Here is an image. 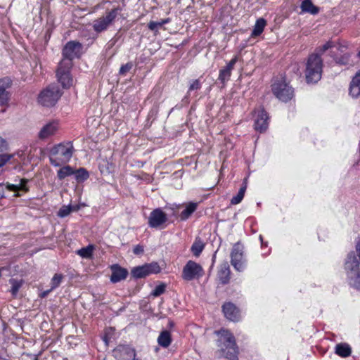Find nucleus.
I'll return each instance as SVG.
<instances>
[{
    "label": "nucleus",
    "mask_w": 360,
    "mask_h": 360,
    "mask_svg": "<svg viewBox=\"0 0 360 360\" xmlns=\"http://www.w3.org/2000/svg\"><path fill=\"white\" fill-rule=\"evenodd\" d=\"M216 333L219 336L217 346L221 354L228 360H238V350L233 334L224 329Z\"/></svg>",
    "instance_id": "nucleus-1"
},
{
    "label": "nucleus",
    "mask_w": 360,
    "mask_h": 360,
    "mask_svg": "<svg viewBox=\"0 0 360 360\" xmlns=\"http://www.w3.org/2000/svg\"><path fill=\"white\" fill-rule=\"evenodd\" d=\"M74 148L71 142L60 143L54 146L49 153V160L54 167H60L71 159Z\"/></svg>",
    "instance_id": "nucleus-2"
},
{
    "label": "nucleus",
    "mask_w": 360,
    "mask_h": 360,
    "mask_svg": "<svg viewBox=\"0 0 360 360\" xmlns=\"http://www.w3.org/2000/svg\"><path fill=\"white\" fill-rule=\"evenodd\" d=\"M323 60L316 53L311 54L307 61L305 77L308 83H316L321 78Z\"/></svg>",
    "instance_id": "nucleus-3"
},
{
    "label": "nucleus",
    "mask_w": 360,
    "mask_h": 360,
    "mask_svg": "<svg viewBox=\"0 0 360 360\" xmlns=\"http://www.w3.org/2000/svg\"><path fill=\"white\" fill-rule=\"evenodd\" d=\"M345 269L349 285L360 290V264L354 253L348 255Z\"/></svg>",
    "instance_id": "nucleus-4"
},
{
    "label": "nucleus",
    "mask_w": 360,
    "mask_h": 360,
    "mask_svg": "<svg viewBox=\"0 0 360 360\" xmlns=\"http://www.w3.org/2000/svg\"><path fill=\"white\" fill-rule=\"evenodd\" d=\"M61 96V93L56 85H50L41 91L38 96L40 104L46 107L53 106Z\"/></svg>",
    "instance_id": "nucleus-5"
},
{
    "label": "nucleus",
    "mask_w": 360,
    "mask_h": 360,
    "mask_svg": "<svg viewBox=\"0 0 360 360\" xmlns=\"http://www.w3.org/2000/svg\"><path fill=\"white\" fill-rule=\"evenodd\" d=\"M272 91L276 98L283 102L288 101L294 96L293 89L283 79L272 84Z\"/></svg>",
    "instance_id": "nucleus-6"
},
{
    "label": "nucleus",
    "mask_w": 360,
    "mask_h": 360,
    "mask_svg": "<svg viewBox=\"0 0 360 360\" xmlns=\"http://www.w3.org/2000/svg\"><path fill=\"white\" fill-rule=\"evenodd\" d=\"M72 67V62L69 60H62L59 64L56 75L58 81L63 88H70L73 84V79L70 75V69Z\"/></svg>",
    "instance_id": "nucleus-7"
},
{
    "label": "nucleus",
    "mask_w": 360,
    "mask_h": 360,
    "mask_svg": "<svg viewBox=\"0 0 360 360\" xmlns=\"http://www.w3.org/2000/svg\"><path fill=\"white\" fill-rule=\"evenodd\" d=\"M203 274V269L200 264L189 260L183 268L181 276L184 280L189 281L202 277Z\"/></svg>",
    "instance_id": "nucleus-8"
},
{
    "label": "nucleus",
    "mask_w": 360,
    "mask_h": 360,
    "mask_svg": "<svg viewBox=\"0 0 360 360\" xmlns=\"http://www.w3.org/2000/svg\"><path fill=\"white\" fill-rule=\"evenodd\" d=\"M118 8H114L107 13L105 16H102L94 21L93 27L97 32H101L111 25L118 15Z\"/></svg>",
    "instance_id": "nucleus-9"
},
{
    "label": "nucleus",
    "mask_w": 360,
    "mask_h": 360,
    "mask_svg": "<svg viewBox=\"0 0 360 360\" xmlns=\"http://www.w3.org/2000/svg\"><path fill=\"white\" fill-rule=\"evenodd\" d=\"M231 265L238 271H243L245 268L243 261V247L237 243L233 246L231 252Z\"/></svg>",
    "instance_id": "nucleus-10"
},
{
    "label": "nucleus",
    "mask_w": 360,
    "mask_h": 360,
    "mask_svg": "<svg viewBox=\"0 0 360 360\" xmlns=\"http://www.w3.org/2000/svg\"><path fill=\"white\" fill-rule=\"evenodd\" d=\"M60 128L58 120H51L44 124L38 132L37 137L39 140L46 141L55 136Z\"/></svg>",
    "instance_id": "nucleus-11"
},
{
    "label": "nucleus",
    "mask_w": 360,
    "mask_h": 360,
    "mask_svg": "<svg viewBox=\"0 0 360 360\" xmlns=\"http://www.w3.org/2000/svg\"><path fill=\"white\" fill-rule=\"evenodd\" d=\"M160 270L157 262H152L134 268L131 274L135 278H143L152 274H158Z\"/></svg>",
    "instance_id": "nucleus-12"
},
{
    "label": "nucleus",
    "mask_w": 360,
    "mask_h": 360,
    "mask_svg": "<svg viewBox=\"0 0 360 360\" xmlns=\"http://www.w3.org/2000/svg\"><path fill=\"white\" fill-rule=\"evenodd\" d=\"M167 221V215L160 208L153 210L148 217V225L151 228H162Z\"/></svg>",
    "instance_id": "nucleus-13"
},
{
    "label": "nucleus",
    "mask_w": 360,
    "mask_h": 360,
    "mask_svg": "<svg viewBox=\"0 0 360 360\" xmlns=\"http://www.w3.org/2000/svg\"><path fill=\"white\" fill-rule=\"evenodd\" d=\"M82 51V44L79 42L71 41L67 43L65 46L63 55L64 58L63 60H72L75 58L79 57Z\"/></svg>",
    "instance_id": "nucleus-14"
},
{
    "label": "nucleus",
    "mask_w": 360,
    "mask_h": 360,
    "mask_svg": "<svg viewBox=\"0 0 360 360\" xmlns=\"http://www.w3.org/2000/svg\"><path fill=\"white\" fill-rule=\"evenodd\" d=\"M114 357L117 360H134L135 350L127 345H119L113 351Z\"/></svg>",
    "instance_id": "nucleus-15"
},
{
    "label": "nucleus",
    "mask_w": 360,
    "mask_h": 360,
    "mask_svg": "<svg viewBox=\"0 0 360 360\" xmlns=\"http://www.w3.org/2000/svg\"><path fill=\"white\" fill-rule=\"evenodd\" d=\"M268 115L263 108H259L256 111V117L255 122V128L257 131L260 132L264 131L269 125Z\"/></svg>",
    "instance_id": "nucleus-16"
},
{
    "label": "nucleus",
    "mask_w": 360,
    "mask_h": 360,
    "mask_svg": "<svg viewBox=\"0 0 360 360\" xmlns=\"http://www.w3.org/2000/svg\"><path fill=\"white\" fill-rule=\"evenodd\" d=\"M112 274L110 281L112 283H118L124 280L128 276V271L118 264H113L110 266Z\"/></svg>",
    "instance_id": "nucleus-17"
},
{
    "label": "nucleus",
    "mask_w": 360,
    "mask_h": 360,
    "mask_svg": "<svg viewBox=\"0 0 360 360\" xmlns=\"http://www.w3.org/2000/svg\"><path fill=\"white\" fill-rule=\"evenodd\" d=\"M11 82L8 79H0V105H6L10 99V93L8 89Z\"/></svg>",
    "instance_id": "nucleus-18"
},
{
    "label": "nucleus",
    "mask_w": 360,
    "mask_h": 360,
    "mask_svg": "<svg viewBox=\"0 0 360 360\" xmlns=\"http://www.w3.org/2000/svg\"><path fill=\"white\" fill-rule=\"evenodd\" d=\"M238 61V56H236L234 58H233L229 63L227 64V65L221 69L219 72V79L224 83L226 81H228L230 79V77L231 75V72L234 68L235 64Z\"/></svg>",
    "instance_id": "nucleus-19"
},
{
    "label": "nucleus",
    "mask_w": 360,
    "mask_h": 360,
    "mask_svg": "<svg viewBox=\"0 0 360 360\" xmlns=\"http://www.w3.org/2000/svg\"><path fill=\"white\" fill-rule=\"evenodd\" d=\"M223 312L224 316L233 321H238L240 314L238 309L232 303H226L223 305Z\"/></svg>",
    "instance_id": "nucleus-20"
},
{
    "label": "nucleus",
    "mask_w": 360,
    "mask_h": 360,
    "mask_svg": "<svg viewBox=\"0 0 360 360\" xmlns=\"http://www.w3.org/2000/svg\"><path fill=\"white\" fill-rule=\"evenodd\" d=\"M349 95L353 98L360 96V70L356 73L350 82Z\"/></svg>",
    "instance_id": "nucleus-21"
},
{
    "label": "nucleus",
    "mask_w": 360,
    "mask_h": 360,
    "mask_svg": "<svg viewBox=\"0 0 360 360\" xmlns=\"http://www.w3.org/2000/svg\"><path fill=\"white\" fill-rule=\"evenodd\" d=\"M300 8L302 13H308L311 15H316L319 11V8L314 5L311 0L302 1L300 5Z\"/></svg>",
    "instance_id": "nucleus-22"
},
{
    "label": "nucleus",
    "mask_w": 360,
    "mask_h": 360,
    "mask_svg": "<svg viewBox=\"0 0 360 360\" xmlns=\"http://www.w3.org/2000/svg\"><path fill=\"white\" fill-rule=\"evenodd\" d=\"M218 278L223 284L229 282L230 278V270L227 264H224L221 266V268L218 272Z\"/></svg>",
    "instance_id": "nucleus-23"
},
{
    "label": "nucleus",
    "mask_w": 360,
    "mask_h": 360,
    "mask_svg": "<svg viewBox=\"0 0 360 360\" xmlns=\"http://www.w3.org/2000/svg\"><path fill=\"white\" fill-rule=\"evenodd\" d=\"M198 204L195 202H188L186 205L185 209L181 212L180 218L181 220H186L196 210Z\"/></svg>",
    "instance_id": "nucleus-24"
},
{
    "label": "nucleus",
    "mask_w": 360,
    "mask_h": 360,
    "mask_svg": "<svg viewBox=\"0 0 360 360\" xmlns=\"http://www.w3.org/2000/svg\"><path fill=\"white\" fill-rule=\"evenodd\" d=\"M158 342L162 347H168L172 342L170 333L167 330L162 331L158 338Z\"/></svg>",
    "instance_id": "nucleus-25"
},
{
    "label": "nucleus",
    "mask_w": 360,
    "mask_h": 360,
    "mask_svg": "<svg viewBox=\"0 0 360 360\" xmlns=\"http://www.w3.org/2000/svg\"><path fill=\"white\" fill-rule=\"evenodd\" d=\"M352 352L351 347L346 343L338 344L335 347V353L341 357H347Z\"/></svg>",
    "instance_id": "nucleus-26"
},
{
    "label": "nucleus",
    "mask_w": 360,
    "mask_h": 360,
    "mask_svg": "<svg viewBox=\"0 0 360 360\" xmlns=\"http://www.w3.org/2000/svg\"><path fill=\"white\" fill-rule=\"evenodd\" d=\"M266 25V22L264 18H259L254 26L251 36L253 37H257L262 33Z\"/></svg>",
    "instance_id": "nucleus-27"
},
{
    "label": "nucleus",
    "mask_w": 360,
    "mask_h": 360,
    "mask_svg": "<svg viewBox=\"0 0 360 360\" xmlns=\"http://www.w3.org/2000/svg\"><path fill=\"white\" fill-rule=\"evenodd\" d=\"M95 247L93 245H89L77 251V254L84 259H91Z\"/></svg>",
    "instance_id": "nucleus-28"
},
{
    "label": "nucleus",
    "mask_w": 360,
    "mask_h": 360,
    "mask_svg": "<svg viewBox=\"0 0 360 360\" xmlns=\"http://www.w3.org/2000/svg\"><path fill=\"white\" fill-rule=\"evenodd\" d=\"M246 188H247V179H245L244 180L243 184L242 187L240 188L238 194L236 196L233 197L232 199L231 200V203L232 205H237L242 201V200L244 198Z\"/></svg>",
    "instance_id": "nucleus-29"
},
{
    "label": "nucleus",
    "mask_w": 360,
    "mask_h": 360,
    "mask_svg": "<svg viewBox=\"0 0 360 360\" xmlns=\"http://www.w3.org/2000/svg\"><path fill=\"white\" fill-rule=\"evenodd\" d=\"M204 247L203 242L198 238L191 246V251L195 256L198 257L203 250Z\"/></svg>",
    "instance_id": "nucleus-30"
},
{
    "label": "nucleus",
    "mask_w": 360,
    "mask_h": 360,
    "mask_svg": "<svg viewBox=\"0 0 360 360\" xmlns=\"http://www.w3.org/2000/svg\"><path fill=\"white\" fill-rule=\"evenodd\" d=\"M73 174H75V179L78 182L84 181L89 176V172L84 168H79L76 171L74 170Z\"/></svg>",
    "instance_id": "nucleus-31"
},
{
    "label": "nucleus",
    "mask_w": 360,
    "mask_h": 360,
    "mask_svg": "<svg viewBox=\"0 0 360 360\" xmlns=\"http://www.w3.org/2000/svg\"><path fill=\"white\" fill-rule=\"evenodd\" d=\"M74 174V169L70 166H65L61 167L57 173L59 179H63L65 177Z\"/></svg>",
    "instance_id": "nucleus-32"
},
{
    "label": "nucleus",
    "mask_w": 360,
    "mask_h": 360,
    "mask_svg": "<svg viewBox=\"0 0 360 360\" xmlns=\"http://www.w3.org/2000/svg\"><path fill=\"white\" fill-rule=\"evenodd\" d=\"M9 283L11 285V292L13 296H15L19 289L22 287L23 281L22 280L11 278Z\"/></svg>",
    "instance_id": "nucleus-33"
},
{
    "label": "nucleus",
    "mask_w": 360,
    "mask_h": 360,
    "mask_svg": "<svg viewBox=\"0 0 360 360\" xmlns=\"http://www.w3.org/2000/svg\"><path fill=\"white\" fill-rule=\"evenodd\" d=\"M333 46H334L333 41H328L326 42L324 44H323L322 46H320L318 48H316L315 53H316L318 56H321V54L324 53L326 51H328V49H331Z\"/></svg>",
    "instance_id": "nucleus-34"
},
{
    "label": "nucleus",
    "mask_w": 360,
    "mask_h": 360,
    "mask_svg": "<svg viewBox=\"0 0 360 360\" xmlns=\"http://www.w3.org/2000/svg\"><path fill=\"white\" fill-rule=\"evenodd\" d=\"M168 22H169V19L162 20L159 22L150 21L148 23V28L152 31H156L160 27H161L163 25L167 23Z\"/></svg>",
    "instance_id": "nucleus-35"
},
{
    "label": "nucleus",
    "mask_w": 360,
    "mask_h": 360,
    "mask_svg": "<svg viewBox=\"0 0 360 360\" xmlns=\"http://www.w3.org/2000/svg\"><path fill=\"white\" fill-rule=\"evenodd\" d=\"M63 279V275L56 274L51 281V288L53 290L59 286Z\"/></svg>",
    "instance_id": "nucleus-36"
},
{
    "label": "nucleus",
    "mask_w": 360,
    "mask_h": 360,
    "mask_svg": "<svg viewBox=\"0 0 360 360\" xmlns=\"http://www.w3.org/2000/svg\"><path fill=\"white\" fill-rule=\"evenodd\" d=\"M72 212V206L71 205H67V206H63L60 207L58 212V216L63 218L69 215Z\"/></svg>",
    "instance_id": "nucleus-37"
},
{
    "label": "nucleus",
    "mask_w": 360,
    "mask_h": 360,
    "mask_svg": "<svg viewBox=\"0 0 360 360\" xmlns=\"http://www.w3.org/2000/svg\"><path fill=\"white\" fill-rule=\"evenodd\" d=\"M165 289H166L165 284H163V283L160 284L155 288V289L151 292V295H153L154 297H158L165 292Z\"/></svg>",
    "instance_id": "nucleus-38"
},
{
    "label": "nucleus",
    "mask_w": 360,
    "mask_h": 360,
    "mask_svg": "<svg viewBox=\"0 0 360 360\" xmlns=\"http://www.w3.org/2000/svg\"><path fill=\"white\" fill-rule=\"evenodd\" d=\"M13 155L11 154H0V167H3L12 158Z\"/></svg>",
    "instance_id": "nucleus-39"
},
{
    "label": "nucleus",
    "mask_w": 360,
    "mask_h": 360,
    "mask_svg": "<svg viewBox=\"0 0 360 360\" xmlns=\"http://www.w3.org/2000/svg\"><path fill=\"white\" fill-rule=\"evenodd\" d=\"M200 87H201V83L200 82V79H194L191 82L188 91H194V90H198V89H200Z\"/></svg>",
    "instance_id": "nucleus-40"
},
{
    "label": "nucleus",
    "mask_w": 360,
    "mask_h": 360,
    "mask_svg": "<svg viewBox=\"0 0 360 360\" xmlns=\"http://www.w3.org/2000/svg\"><path fill=\"white\" fill-rule=\"evenodd\" d=\"M6 188L8 191H17L18 190H22L24 188V185L20 184V185H15V184H7L6 185Z\"/></svg>",
    "instance_id": "nucleus-41"
},
{
    "label": "nucleus",
    "mask_w": 360,
    "mask_h": 360,
    "mask_svg": "<svg viewBox=\"0 0 360 360\" xmlns=\"http://www.w3.org/2000/svg\"><path fill=\"white\" fill-rule=\"evenodd\" d=\"M131 68L132 65L131 63H127L120 68V73L124 75L126 72H129Z\"/></svg>",
    "instance_id": "nucleus-42"
},
{
    "label": "nucleus",
    "mask_w": 360,
    "mask_h": 360,
    "mask_svg": "<svg viewBox=\"0 0 360 360\" xmlns=\"http://www.w3.org/2000/svg\"><path fill=\"white\" fill-rule=\"evenodd\" d=\"M133 251L135 255H139L143 252V248L141 245H138L134 247Z\"/></svg>",
    "instance_id": "nucleus-43"
},
{
    "label": "nucleus",
    "mask_w": 360,
    "mask_h": 360,
    "mask_svg": "<svg viewBox=\"0 0 360 360\" xmlns=\"http://www.w3.org/2000/svg\"><path fill=\"white\" fill-rule=\"evenodd\" d=\"M7 147L6 141L0 136V150L6 149Z\"/></svg>",
    "instance_id": "nucleus-44"
},
{
    "label": "nucleus",
    "mask_w": 360,
    "mask_h": 360,
    "mask_svg": "<svg viewBox=\"0 0 360 360\" xmlns=\"http://www.w3.org/2000/svg\"><path fill=\"white\" fill-rule=\"evenodd\" d=\"M52 290H53V289L51 288V289H50V290H45V291L42 292L39 295L40 297L44 298V297H46V296L49 295V293L51 291H52Z\"/></svg>",
    "instance_id": "nucleus-45"
},
{
    "label": "nucleus",
    "mask_w": 360,
    "mask_h": 360,
    "mask_svg": "<svg viewBox=\"0 0 360 360\" xmlns=\"http://www.w3.org/2000/svg\"><path fill=\"white\" fill-rule=\"evenodd\" d=\"M80 209V206L79 205H75V206H72V212L73 211H78Z\"/></svg>",
    "instance_id": "nucleus-46"
},
{
    "label": "nucleus",
    "mask_w": 360,
    "mask_h": 360,
    "mask_svg": "<svg viewBox=\"0 0 360 360\" xmlns=\"http://www.w3.org/2000/svg\"><path fill=\"white\" fill-rule=\"evenodd\" d=\"M0 360H8V359H4V358H0Z\"/></svg>",
    "instance_id": "nucleus-47"
},
{
    "label": "nucleus",
    "mask_w": 360,
    "mask_h": 360,
    "mask_svg": "<svg viewBox=\"0 0 360 360\" xmlns=\"http://www.w3.org/2000/svg\"><path fill=\"white\" fill-rule=\"evenodd\" d=\"M358 56L360 57V51L359 52Z\"/></svg>",
    "instance_id": "nucleus-48"
}]
</instances>
